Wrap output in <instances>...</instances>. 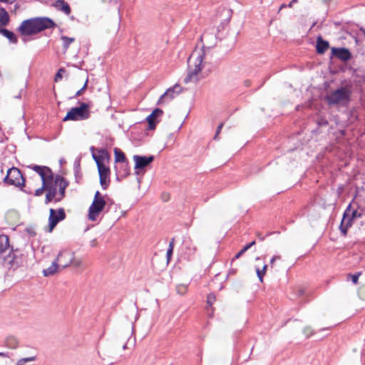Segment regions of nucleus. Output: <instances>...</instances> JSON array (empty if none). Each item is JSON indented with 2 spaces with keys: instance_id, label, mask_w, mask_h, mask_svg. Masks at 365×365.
<instances>
[{
  "instance_id": "obj_1",
  "label": "nucleus",
  "mask_w": 365,
  "mask_h": 365,
  "mask_svg": "<svg viewBox=\"0 0 365 365\" xmlns=\"http://www.w3.org/2000/svg\"><path fill=\"white\" fill-rule=\"evenodd\" d=\"M56 24L48 17H35L26 19L21 22L18 31L24 36L36 35L46 29H53Z\"/></svg>"
},
{
  "instance_id": "obj_2",
  "label": "nucleus",
  "mask_w": 365,
  "mask_h": 365,
  "mask_svg": "<svg viewBox=\"0 0 365 365\" xmlns=\"http://www.w3.org/2000/svg\"><path fill=\"white\" fill-rule=\"evenodd\" d=\"M351 88L347 86H340L324 96V101L329 106L347 107L351 102Z\"/></svg>"
},
{
  "instance_id": "obj_3",
  "label": "nucleus",
  "mask_w": 365,
  "mask_h": 365,
  "mask_svg": "<svg viewBox=\"0 0 365 365\" xmlns=\"http://www.w3.org/2000/svg\"><path fill=\"white\" fill-rule=\"evenodd\" d=\"M78 103L79 104V106L71 108L63 118V121L83 120L90 118V108L91 106V103L80 101H78Z\"/></svg>"
},
{
  "instance_id": "obj_4",
  "label": "nucleus",
  "mask_w": 365,
  "mask_h": 365,
  "mask_svg": "<svg viewBox=\"0 0 365 365\" xmlns=\"http://www.w3.org/2000/svg\"><path fill=\"white\" fill-rule=\"evenodd\" d=\"M26 180L20 169L16 167H11L8 169L6 176L3 178V183L5 185H13L19 187L21 190L26 193H31L26 190H23L25 187Z\"/></svg>"
},
{
  "instance_id": "obj_5",
  "label": "nucleus",
  "mask_w": 365,
  "mask_h": 365,
  "mask_svg": "<svg viewBox=\"0 0 365 365\" xmlns=\"http://www.w3.org/2000/svg\"><path fill=\"white\" fill-rule=\"evenodd\" d=\"M105 197H107V195H102L98 190L96 192L93 202L88 209V217L90 220L95 221L100 213L103 211L107 205Z\"/></svg>"
},
{
  "instance_id": "obj_6",
  "label": "nucleus",
  "mask_w": 365,
  "mask_h": 365,
  "mask_svg": "<svg viewBox=\"0 0 365 365\" xmlns=\"http://www.w3.org/2000/svg\"><path fill=\"white\" fill-rule=\"evenodd\" d=\"M362 216L361 212L356 210H351V205L349 204L344 212L341 222L339 225V230L341 235L346 236L348 229L351 227L353 221Z\"/></svg>"
},
{
  "instance_id": "obj_7",
  "label": "nucleus",
  "mask_w": 365,
  "mask_h": 365,
  "mask_svg": "<svg viewBox=\"0 0 365 365\" xmlns=\"http://www.w3.org/2000/svg\"><path fill=\"white\" fill-rule=\"evenodd\" d=\"M205 56V51H202L201 53H199L197 56L196 57L195 61V68L192 69L191 66L189 65V68L187 71V73L186 76L185 77L183 81L185 83H188L191 81H197V74L202 71V63L203 61Z\"/></svg>"
},
{
  "instance_id": "obj_8",
  "label": "nucleus",
  "mask_w": 365,
  "mask_h": 365,
  "mask_svg": "<svg viewBox=\"0 0 365 365\" xmlns=\"http://www.w3.org/2000/svg\"><path fill=\"white\" fill-rule=\"evenodd\" d=\"M66 217L65 210L60 207L58 210L51 208L49 210L48 225L47 231L51 232L58 223Z\"/></svg>"
},
{
  "instance_id": "obj_9",
  "label": "nucleus",
  "mask_w": 365,
  "mask_h": 365,
  "mask_svg": "<svg viewBox=\"0 0 365 365\" xmlns=\"http://www.w3.org/2000/svg\"><path fill=\"white\" fill-rule=\"evenodd\" d=\"M22 254L20 251L11 249V252L4 257V263L9 269H15L22 264Z\"/></svg>"
},
{
  "instance_id": "obj_10",
  "label": "nucleus",
  "mask_w": 365,
  "mask_h": 365,
  "mask_svg": "<svg viewBox=\"0 0 365 365\" xmlns=\"http://www.w3.org/2000/svg\"><path fill=\"white\" fill-rule=\"evenodd\" d=\"M133 160L135 162V174L139 175L140 170H143L146 167H148L150 163H152L154 160V156L153 155H149V156H143V155H135L133 156Z\"/></svg>"
},
{
  "instance_id": "obj_11",
  "label": "nucleus",
  "mask_w": 365,
  "mask_h": 365,
  "mask_svg": "<svg viewBox=\"0 0 365 365\" xmlns=\"http://www.w3.org/2000/svg\"><path fill=\"white\" fill-rule=\"evenodd\" d=\"M351 53L350 52L349 49L346 48L332 47L331 49V59L333 58H336L341 61L346 62L351 58Z\"/></svg>"
},
{
  "instance_id": "obj_12",
  "label": "nucleus",
  "mask_w": 365,
  "mask_h": 365,
  "mask_svg": "<svg viewBox=\"0 0 365 365\" xmlns=\"http://www.w3.org/2000/svg\"><path fill=\"white\" fill-rule=\"evenodd\" d=\"M56 259L60 267L66 268L73 263L74 260V252L67 250H63L60 252Z\"/></svg>"
},
{
  "instance_id": "obj_13",
  "label": "nucleus",
  "mask_w": 365,
  "mask_h": 365,
  "mask_svg": "<svg viewBox=\"0 0 365 365\" xmlns=\"http://www.w3.org/2000/svg\"><path fill=\"white\" fill-rule=\"evenodd\" d=\"M98 175H99V179H100V184L103 190H106L110 182V168L106 165H99L97 167Z\"/></svg>"
},
{
  "instance_id": "obj_14",
  "label": "nucleus",
  "mask_w": 365,
  "mask_h": 365,
  "mask_svg": "<svg viewBox=\"0 0 365 365\" xmlns=\"http://www.w3.org/2000/svg\"><path fill=\"white\" fill-rule=\"evenodd\" d=\"M182 91L183 88L179 84H175L173 86L168 88L167 91L160 97L157 104L161 105L165 98H167L169 101L173 100L175 98V96L180 94Z\"/></svg>"
},
{
  "instance_id": "obj_15",
  "label": "nucleus",
  "mask_w": 365,
  "mask_h": 365,
  "mask_svg": "<svg viewBox=\"0 0 365 365\" xmlns=\"http://www.w3.org/2000/svg\"><path fill=\"white\" fill-rule=\"evenodd\" d=\"M163 114V111L162 109L156 108H155L152 113L147 116L146 121L148 123V129L153 130L156 128V125L158 123L157 118L162 115Z\"/></svg>"
},
{
  "instance_id": "obj_16",
  "label": "nucleus",
  "mask_w": 365,
  "mask_h": 365,
  "mask_svg": "<svg viewBox=\"0 0 365 365\" xmlns=\"http://www.w3.org/2000/svg\"><path fill=\"white\" fill-rule=\"evenodd\" d=\"M58 187V184H56V179L54 180V183L51 185L46 184V193L45 197V204L48 205L50 202H53L54 197L57 195L58 191L57 187Z\"/></svg>"
},
{
  "instance_id": "obj_17",
  "label": "nucleus",
  "mask_w": 365,
  "mask_h": 365,
  "mask_svg": "<svg viewBox=\"0 0 365 365\" xmlns=\"http://www.w3.org/2000/svg\"><path fill=\"white\" fill-rule=\"evenodd\" d=\"M115 170L117 180L120 181L123 178H126L130 174L128 162L121 163V165H115Z\"/></svg>"
},
{
  "instance_id": "obj_18",
  "label": "nucleus",
  "mask_w": 365,
  "mask_h": 365,
  "mask_svg": "<svg viewBox=\"0 0 365 365\" xmlns=\"http://www.w3.org/2000/svg\"><path fill=\"white\" fill-rule=\"evenodd\" d=\"M98 155L93 153V158L95 160L97 167L101 165H106L103 163L105 160H110V155L108 150L105 148L98 150Z\"/></svg>"
},
{
  "instance_id": "obj_19",
  "label": "nucleus",
  "mask_w": 365,
  "mask_h": 365,
  "mask_svg": "<svg viewBox=\"0 0 365 365\" xmlns=\"http://www.w3.org/2000/svg\"><path fill=\"white\" fill-rule=\"evenodd\" d=\"M56 184H58V195L65 197L66 189L68 186L69 182L62 175H56Z\"/></svg>"
},
{
  "instance_id": "obj_20",
  "label": "nucleus",
  "mask_w": 365,
  "mask_h": 365,
  "mask_svg": "<svg viewBox=\"0 0 365 365\" xmlns=\"http://www.w3.org/2000/svg\"><path fill=\"white\" fill-rule=\"evenodd\" d=\"M329 43L324 40L321 36H319L317 38L316 41V52L319 54L322 55L325 53V51L329 48Z\"/></svg>"
},
{
  "instance_id": "obj_21",
  "label": "nucleus",
  "mask_w": 365,
  "mask_h": 365,
  "mask_svg": "<svg viewBox=\"0 0 365 365\" xmlns=\"http://www.w3.org/2000/svg\"><path fill=\"white\" fill-rule=\"evenodd\" d=\"M51 6L56 8L57 10L61 11L69 15L71 13V9L69 4L64 0H56L51 4Z\"/></svg>"
},
{
  "instance_id": "obj_22",
  "label": "nucleus",
  "mask_w": 365,
  "mask_h": 365,
  "mask_svg": "<svg viewBox=\"0 0 365 365\" xmlns=\"http://www.w3.org/2000/svg\"><path fill=\"white\" fill-rule=\"evenodd\" d=\"M0 34L8 38L10 42L13 43H17L18 38L13 31H9L5 28L0 27Z\"/></svg>"
},
{
  "instance_id": "obj_23",
  "label": "nucleus",
  "mask_w": 365,
  "mask_h": 365,
  "mask_svg": "<svg viewBox=\"0 0 365 365\" xmlns=\"http://www.w3.org/2000/svg\"><path fill=\"white\" fill-rule=\"evenodd\" d=\"M59 267L60 266L58 263L57 262L56 259H55L49 267L43 270V276L49 277L53 275L55 273L57 272Z\"/></svg>"
},
{
  "instance_id": "obj_24",
  "label": "nucleus",
  "mask_w": 365,
  "mask_h": 365,
  "mask_svg": "<svg viewBox=\"0 0 365 365\" xmlns=\"http://www.w3.org/2000/svg\"><path fill=\"white\" fill-rule=\"evenodd\" d=\"M30 168L34 170L36 173H37L39 176L41 178V181L44 182L45 179L43 176L45 175V173L48 170L49 168L47 166H43V165H33L29 166Z\"/></svg>"
},
{
  "instance_id": "obj_25",
  "label": "nucleus",
  "mask_w": 365,
  "mask_h": 365,
  "mask_svg": "<svg viewBox=\"0 0 365 365\" xmlns=\"http://www.w3.org/2000/svg\"><path fill=\"white\" fill-rule=\"evenodd\" d=\"M115 162L124 163L128 162L125 153L119 148H114Z\"/></svg>"
},
{
  "instance_id": "obj_26",
  "label": "nucleus",
  "mask_w": 365,
  "mask_h": 365,
  "mask_svg": "<svg viewBox=\"0 0 365 365\" xmlns=\"http://www.w3.org/2000/svg\"><path fill=\"white\" fill-rule=\"evenodd\" d=\"M9 247V239L6 235H0V254L4 252Z\"/></svg>"
},
{
  "instance_id": "obj_27",
  "label": "nucleus",
  "mask_w": 365,
  "mask_h": 365,
  "mask_svg": "<svg viewBox=\"0 0 365 365\" xmlns=\"http://www.w3.org/2000/svg\"><path fill=\"white\" fill-rule=\"evenodd\" d=\"M9 22V15L6 10L1 7L0 8V26H6Z\"/></svg>"
},
{
  "instance_id": "obj_28",
  "label": "nucleus",
  "mask_w": 365,
  "mask_h": 365,
  "mask_svg": "<svg viewBox=\"0 0 365 365\" xmlns=\"http://www.w3.org/2000/svg\"><path fill=\"white\" fill-rule=\"evenodd\" d=\"M5 345L9 349H16L19 345V341L15 336H9L5 340Z\"/></svg>"
},
{
  "instance_id": "obj_29",
  "label": "nucleus",
  "mask_w": 365,
  "mask_h": 365,
  "mask_svg": "<svg viewBox=\"0 0 365 365\" xmlns=\"http://www.w3.org/2000/svg\"><path fill=\"white\" fill-rule=\"evenodd\" d=\"M61 39L63 41V53H66L70 46L71 43L75 41V38L73 37H68L66 36H61Z\"/></svg>"
},
{
  "instance_id": "obj_30",
  "label": "nucleus",
  "mask_w": 365,
  "mask_h": 365,
  "mask_svg": "<svg viewBox=\"0 0 365 365\" xmlns=\"http://www.w3.org/2000/svg\"><path fill=\"white\" fill-rule=\"evenodd\" d=\"M55 177L56 175H53L51 169L49 168L43 176L45 182L48 185L54 183Z\"/></svg>"
},
{
  "instance_id": "obj_31",
  "label": "nucleus",
  "mask_w": 365,
  "mask_h": 365,
  "mask_svg": "<svg viewBox=\"0 0 365 365\" xmlns=\"http://www.w3.org/2000/svg\"><path fill=\"white\" fill-rule=\"evenodd\" d=\"M36 359V356L24 357V358L19 359L16 363L19 364V365H26V363L34 361Z\"/></svg>"
},
{
  "instance_id": "obj_32",
  "label": "nucleus",
  "mask_w": 365,
  "mask_h": 365,
  "mask_svg": "<svg viewBox=\"0 0 365 365\" xmlns=\"http://www.w3.org/2000/svg\"><path fill=\"white\" fill-rule=\"evenodd\" d=\"M88 79L87 78L86 82L84 83L83 87L81 88H80L76 93V94L72 96V97H70V99H73V98H77V97H79L81 96L83 92L87 89V87H88Z\"/></svg>"
},
{
  "instance_id": "obj_33",
  "label": "nucleus",
  "mask_w": 365,
  "mask_h": 365,
  "mask_svg": "<svg viewBox=\"0 0 365 365\" xmlns=\"http://www.w3.org/2000/svg\"><path fill=\"white\" fill-rule=\"evenodd\" d=\"M66 72V69L64 68H61L58 72L56 73L55 75V77H54V81L56 82H58L60 80L62 79V77H63V73Z\"/></svg>"
},
{
  "instance_id": "obj_34",
  "label": "nucleus",
  "mask_w": 365,
  "mask_h": 365,
  "mask_svg": "<svg viewBox=\"0 0 365 365\" xmlns=\"http://www.w3.org/2000/svg\"><path fill=\"white\" fill-rule=\"evenodd\" d=\"M43 191L46 192V183L44 182H42V186L40 188H38L35 191V195L36 196H40L43 194Z\"/></svg>"
},
{
  "instance_id": "obj_35",
  "label": "nucleus",
  "mask_w": 365,
  "mask_h": 365,
  "mask_svg": "<svg viewBox=\"0 0 365 365\" xmlns=\"http://www.w3.org/2000/svg\"><path fill=\"white\" fill-rule=\"evenodd\" d=\"M360 275H361V272H356V273H355L354 274H348V277L351 278V282H353V284H356L358 283L359 277Z\"/></svg>"
},
{
  "instance_id": "obj_36",
  "label": "nucleus",
  "mask_w": 365,
  "mask_h": 365,
  "mask_svg": "<svg viewBox=\"0 0 365 365\" xmlns=\"http://www.w3.org/2000/svg\"><path fill=\"white\" fill-rule=\"evenodd\" d=\"M274 233H276V232H267L265 235H263L261 232H257L256 235L259 241H264L267 237L270 236Z\"/></svg>"
},
{
  "instance_id": "obj_37",
  "label": "nucleus",
  "mask_w": 365,
  "mask_h": 365,
  "mask_svg": "<svg viewBox=\"0 0 365 365\" xmlns=\"http://www.w3.org/2000/svg\"><path fill=\"white\" fill-rule=\"evenodd\" d=\"M216 299L215 295L213 293H210L207 297V304L212 306Z\"/></svg>"
},
{
  "instance_id": "obj_38",
  "label": "nucleus",
  "mask_w": 365,
  "mask_h": 365,
  "mask_svg": "<svg viewBox=\"0 0 365 365\" xmlns=\"http://www.w3.org/2000/svg\"><path fill=\"white\" fill-rule=\"evenodd\" d=\"M303 333L306 335L307 338H309L312 335L314 334V331L310 327H306L303 329Z\"/></svg>"
},
{
  "instance_id": "obj_39",
  "label": "nucleus",
  "mask_w": 365,
  "mask_h": 365,
  "mask_svg": "<svg viewBox=\"0 0 365 365\" xmlns=\"http://www.w3.org/2000/svg\"><path fill=\"white\" fill-rule=\"evenodd\" d=\"M223 126H224V123H220V124H219V125L217 126V130H216L215 135V136L213 137V139H214L215 140H218V139H219L218 135H219L220 133L221 132V130H222V128H223Z\"/></svg>"
},
{
  "instance_id": "obj_40",
  "label": "nucleus",
  "mask_w": 365,
  "mask_h": 365,
  "mask_svg": "<svg viewBox=\"0 0 365 365\" xmlns=\"http://www.w3.org/2000/svg\"><path fill=\"white\" fill-rule=\"evenodd\" d=\"M257 275L261 282H263V277L265 274L264 270H261L259 268H257L256 269Z\"/></svg>"
},
{
  "instance_id": "obj_41",
  "label": "nucleus",
  "mask_w": 365,
  "mask_h": 365,
  "mask_svg": "<svg viewBox=\"0 0 365 365\" xmlns=\"http://www.w3.org/2000/svg\"><path fill=\"white\" fill-rule=\"evenodd\" d=\"M81 159H76L74 162L73 165V172L78 173V170H81V163H80Z\"/></svg>"
},
{
  "instance_id": "obj_42",
  "label": "nucleus",
  "mask_w": 365,
  "mask_h": 365,
  "mask_svg": "<svg viewBox=\"0 0 365 365\" xmlns=\"http://www.w3.org/2000/svg\"><path fill=\"white\" fill-rule=\"evenodd\" d=\"M76 182L79 183L80 180L82 179V173L81 172V170H78V173H74Z\"/></svg>"
},
{
  "instance_id": "obj_43",
  "label": "nucleus",
  "mask_w": 365,
  "mask_h": 365,
  "mask_svg": "<svg viewBox=\"0 0 365 365\" xmlns=\"http://www.w3.org/2000/svg\"><path fill=\"white\" fill-rule=\"evenodd\" d=\"M256 244V241L255 240H253L251 242L247 244L246 245H245L242 248L245 250V251H247L249 249H250L253 245H255Z\"/></svg>"
},
{
  "instance_id": "obj_44",
  "label": "nucleus",
  "mask_w": 365,
  "mask_h": 365,
  "mask_svg": "<svg viewBox=\"0 0 365 365\" xmlns=\"http://www.w3.org/2000/svg\"><path fill=\"white\" fill-rule=\"evenodd\" d=\"M246 251L242 248L240 252H238L234 258L232 259V261L239 259Z\"/></svg>"
},
{
  "instance_id": "obj_45",
  "label": "nucleus",
  "mask_w": 365,
  "mask_h": 365,
  "mask_svg": "<svg viewBox=\"0 0 365 365\" xmlns=\"http://www.w3.org/2000/svg\"><path fill=\"white\" fill-rule=\"evenodd\" d=\"M173 253V250H168V249L167 253H166V257H167L168 262H169L170 260L171 259Z\"/></svg>"
},
{
  "instance_id": "obj_46",
  "label": "nucleus",
  "mask_w": 365,
  "mask_h": 365,
  "mask_svg": "<svg viewBox=\"0 0 365 365\" xmlns=\"http://www.w3.org/2000/svg\"><path fill=\"white\" fill-rule=\"evenodd\" d=\"M65 197H63V196H61V195H58V194L57 193V195L54 197V199L53 200V201L56 203V202H61V200H63V199Z\"/></svg>"
},
{
  "instance_id": "obj_47",
  "label": "nucleus",
  "mask_w": 365,
  "mask_h": 365,
  "mask_svg": "<svg viewBox=\"0 0 365 365\" xmlns=\"http://www.w3.org/2000/svg\"><path fill=\"white\" fill-rule=\"evenodd\" d=\"M281 259V257L279 256V255H274L272 258H271V260H270V264L272 266L274 264V262L277 260V259Z\"/></svg>"
},
{
  "instance_id": "obj_48",
  "label": "nucleus",
  "mask_w": 365,
  "mask_h": 365,
  "mask_svg": "<svg viewBox=\"0 0 365 365\" xmlns=\"http://www.w3.org/2000/svg\"><path fill=\"white\" fill-rule=\"evenodd\" d=\"M90 245L93 247H95L98 245V242L96 239H93L90 242Z\"/></svg>"
},
{
  "instance_id": "obj_49",
  "label": "nucleus",
  "mask_w": 365,
  "mask_h": 365,
  "mask_svg": "<svg viewBox=\"0 0 365 365\" xmlns=\"http://www.w3.org/2000/svg\"><path fill=\"white\" fill-rule=\"evenodd\" d=\"M304 292H305V291L304 289H299L297 290V295L298 297H302L304 294Z\"/></svg>"
},
{
  "instance_id": "obj_50",
  "label": "nucleus",
  "mask_w": 365,
  "mask_h": 365,
  "mask_svg": "<svg viewBox=\"0 0 365 365\" xmlns=\"http://www.w3.org/2000/svg\"><path fill=\"white\" fill-rule=\"evenodd\" d=\"M174 242H175V239L173 238L170 243H169V246H168V250H173V248H174Z\"/></svg>"
},
{
  "instance_id": "obj_51",
  "label": "nucleus",
  "mask_w": 365,
  "mask_h": 365,
  "mask_svg": "<svg viewBox=\"0 0 365 365\" xmlns=\"http://www.w3.org/2000/svg\"><path fill=\"white\" fill-rule=\"evenodd\" d=\"M297 1H298V0H291V1L287 4V7L288 8H292L293 4L294 3H297Z\"/></svg>"
},
{
  "instance_id": "obj_52",
  "label": "nucleus",
  "mask_w": 365,
  "mask_h": 365,
  "mask_svg": "<svg viewBox=\"0 0 365 365\" xmlns=\"http://www.w3.org/2000/svg\"><path fill=\"white\" fill-rule=\"evenodd\" d=\"M26 231L32 237L36 235V232L31 229H27Z\"/></svg>"
},
{
  "instance_id": "obj_53",
  "label": "nucleus",
  "mask_w": 365,
  "mask_h": 365,
  "mask_svg": "<svg viewBox=\"0 0 365 365\" xmlns=\"http://www.w3.org/2000/svg\"><path fill=\"white\" fill-rule=\"evenodd\" d=\"M102 361H103L104 364L105 365H113L115 364V362H113V361H106V359L104 358H102Z\"/></svg>"
},
{
  "instance_id": "obj_54",
  "label": "nucleus",
  "mask_w": 365,
  "mask_h": 365,
  "mask_svg": "<svg viewBox=\"0 0 365 365\" xmlns=\"http://www.w3.org/2000/svg\"><path fill=\"white\" fill-rule=\"evenodd\" d=\"M285 8H288V7H287V4H282L280 5L279 8V10H278V12H277V13H279V12H280V11H281L282 9H285Z\"/></svg>"
},
{
  "instance_id": "obj_55",
  "label": "nucleus",
  "mask_w": 365,
  "mask_h": 365,
  "mask_svg": "<svg viewBox=\"0 0 365 365\" xmlns=\"http://www.w3.org/2000/svg\"><path fill=\"white\" fill-rule=\"evenodd\" d=\"M0 356L1 357H9L8 352H0Z\"/></svg>"
},
{
  "instance_id": "obj_56",
  "label": "nucleus",
  "mask_w": 365,
  "mask_h": 365,
  "mask_svg": "<svg viewBox=\"0 0 365 365\" xmlns=\"http://www.w3.org/2000/svg\"><path fill=\"white\" fill-rule=\"evenodd\" d=\"M162 198L164 201H168V194H163L162 195Z\"/></svg>"
},
{
  "instance_id": "obj_57",
  "label": "nucleus",
  "mask_w": 365,
  "mask_h": 365,
  "mask_svg": "<svg viewBox=\"0 0 365 365\" xmlns=\"http://www.w3.org/2000/svg\"><path fill=\"white\" fill-rule=\"evenodd\" d=\"M12 0H0V2L12 3Z\"/></svg>"
},
{
  "instance_id": "obj_58",
  "label": "nucleus",
  "mask_w": 365,
  "mask_h": 365,
  "mask_svg": "<svg viewBox=\"0 0 365 365\" xmlns=\"http://www.w3.org/2000/svg\"><path fill=\"white\" fill-rule=\"evenodd\" d=\"M267 268V265L264 264L261 270H264V273H266Z\"/></svg>"
},
{
  "instance_id": "obj_59",
  "label": "nucleus",
  "mask_w": 365,
  "mask_h": 365,
  "mask_svg": "<svg viewBox=\"0 0 365 365\" xmlns=\"http://www.w3.org/2000/svg\"><path fill=\"white\" fill-rule=\"evenodd\" d=\"M90 150L91 151L92 154H93V153H94V151H95V148H94L93 146H91V147L90 148Z\"/></svg>"
},
{
  "instance_id": "obj_60",
  "label": "nucleus",
  "mask_w": 365,
  "mask_h": 365,
  "mask_svg": "<svg viewBox=\"0 0 365 365\" xmlns=\"http://www.w3.org/2000/svg\"><path fill=\"white\" fill-rule=\"evenodd\" d=\"M236 272V270L235 269H230V272H229V274H235Z\"/></svg>"
},
{
  "instance_id": "obj_61",
  "label": "nucleus",
  "mask_w": 365,
  "mask_h": 365,
  "mask_svg": "<svg viewBox=\"0 0 365 365\" xmlns=\"http://www.w3.org/2000/svg\"><path fill=\"white\" fill-rule=\"evenodd\" d=\"M331 0H323V2L326 4H329Z\"/></svg>"
},
{
  "instance_id": "obj_62",
  "label": "nucleus",
  "mask_w": 365,
  "mask_h": 365,
  "mask_svg": "<svg viewBox=\"0 0 365 365\" xmlns=\"http://www.w3.org/2000/svg\"><path fill=\"white\" fill-rule=\"evenodd\" d=\"M123 349H127V344L126 343L123 344Z\"/></svg>"
},
{
  "instance_id": "obj_63",
  "label": "nucleus",
  "mask_w": 365,
  "mask_h": 365,
  "mask_svg": "<svg viewBox=\"0 0 365 365\" xmlns=\"http://www.w3.org/2000/svg\"><path fill=\"white\" fill-rule=\"evenodd\" d=\"M80 264V262H75V266H78Z\"/></svg>"
},
{
  "instance_id": "obj_64",
  "label": "nucleus",
  "mask_w": 365,
  "mask_h": 365,
  "mask_svg": "<svg viewBox=\"0 0 365 365\" xmlns=\"http://www.w3.org/2000/svg\"><path fill=\"white\" fill-rule=\"evenodd\" d=\"M1 173H4V170H3V166L1 165Z\"/></svg>"
}]
</instances>
